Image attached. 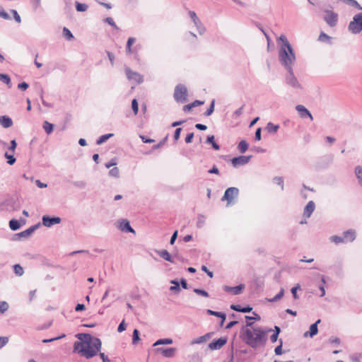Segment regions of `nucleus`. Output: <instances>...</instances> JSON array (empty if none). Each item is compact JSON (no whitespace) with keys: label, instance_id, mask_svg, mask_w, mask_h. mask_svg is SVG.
Returning a JSON list of instances; mask_svg holds the SVG:
<instances>
[{"label":"nucleus","instance_id":"obj_38","mask_svg":"<svg viewBox=\"0 0 362 362\" xmlns=\"http://www.w3.org/2000/svg\"><path fill=\"white\" fill-rule=\"evenodd\" d=\"M0 81L8 85L9 88L11 87V78L8 74H0Z\"/></svg>","mask_w":362,"mask_h":362},{"label":"nucleus","instance_id":"obj_31","mask_svg":"<svg viewBox=\"0 0 362 362\" xmlns=\"http://www.w3.org/2000/svg\"><path fill=\"white\" fill-rule=\"evenodd\" d=\"M173 343V339L166 338V339H160L157 340L153 344V346H156L158 345H163V344H171Z\"/></svg>","mask_w":362,"mask_h":362},{"label":"nucleus","instance_id":"obj_60","mask_svg":"<svg viewBox=\"0 0 362 362\" xmlns=\"http://www.w3.org/2000/svg\"><path fill=\"white\" fill-rule=\"evenodd\" d=\"M28 87H29L28 83L25 81L20 83L18 85V88L21 90H25Z\"/></svg>","mask_w":362,"mask_h":362},{"label":"nucleus","instance_id":"obj_10","mask_svg":"<svg viewBox=\"0 0 362 362\" xmlns=\"http://www.w3.org/2000/svg\"><path fill=\"white\" fill-rule=\"evenodd\" d=\"M40 223L33 225L28 229L16 234L15 236L17 238H14V240H18L20 238H27L30 237L34 233V231L40 227Z\"/></svg>","mask_w":362,"mask_h":362},{"label":"nucleus","instance_id":"obj_29","mask_svg":"<svg viewBox=\"0 0 362 362\" xmlns=\"http://www.w3.org/2000/svg\"><path fill=\"white\" fill-rule=\"evenodd\" d=\"M211 337V333H207L204 336H201L198 338H197L195 340L192 341V344H201L203 342H205L206 340H208Z\"/></svg>","mask_w":362,"mask_h":362},{"label":"nucleus","instance_id":"obj_22","mask_svg":"<svg viewBox=\"0 0 362 362\" xmlns=\"http://www.w3.org/2000/svg\"><path fill=\"white\" fill-rule=\"evenodd\" d=\"M0 124L3 127L8 128L13 125V121L11 118L8 116H0Z\"/></svg>","mask_w":362,"mask_h":362},{"label":"nucleus","instance_id":"obj_4","mask_svg":"<svg viewBox=\"0 0 362 362\" xmlns=\"http://www.w3.org/2000/svg\"><path fill=\"white\" fill-rule=\"evenodd\" d=\"M348 30L354 35L359 34L362 31V12L354 16L348 25Z\"/></svg>","mask_w":362,"mask_h":362},{"label":"nucleus","instance_id":"obj_35","mask_svg":"<svg viewBox=\"0 0 362 362\" xmlns=\"http://www.w3.org/2000/svg\"><path fill=\"white\" fill-rule=\"evenodd\" d=\"M330 240L334 243L336 245H339L340 243H344V240L343 238V235H332L330 237Z\"/></svg>","mask_w":362,"mask_h":362},{"label":"nucleus","instance_id":"obj_45","mask_svg":"<svg viewBox=\"0 0 362 362\" xmlns=\"http://www.w3.org/2000/svg\"><path fill=\"white\" fill-rule=\"evenodd\" d=\"M322 284L319 286V289L321 291V293L320 295V297H322L325 295V284H326L325 276H322L321 279Z\"/></svg>","mask_w":362,"mask_h":362},{"label":"nucleus","instance_id":"obj_52","mask_svg":"<svg viewBox=\"0 0 362 362\" xmlns=\"http://www.w3.org/2000/svg\"><path fill=\"white\" fill-rule=\"evenodd\" d=\"M194 292L198 295L202 296L204 297H209V293L204 290L200 288H194Z\"/></svg>","mask_w":362,"mask_h":362},{"label":"nucleus","instance_id":"obj_23","mask_svg":"<svg viewBox=\"0 0 362 362\" xmlns=\"http://www.w3.org/2000/svg\"><path fill=\"white\" fill-rule=\"evenodd\" d=\"M279 124H274L272 122H269L267 123L265 129L269 134H275L279 129Z\"/></svg>","mask_w":362,"mask_h":362},{"label":"nucleus","instance_id":"obj_43","mask_svg":"<svg viewBox=\"0 0 362 362\" xmlns=\"http://www.w3.org/2000/svg\"><path fill=\"white\" fill-rule=\"evenodd\" d=\"M104 22L108 23L110 25H111L114 29L119 30V28L115 24L114 20L111 17H107L104 20Z\"/></svg>","mask_w":362,"mask_h":362},{"label":"nucleus","instance_id":"obj_5","mask_svg":"<svg viewBox=\"0 0 362 362\" xmlns=\"http://www.w3.org/2000/svg\"><path fill=\"white\" fill-rule=\"evenodd\" d=\"M174 99L177 103H185L187 100V90L182 84H178L175 88Z\"/></svg>","mask_w":362,"mask_h":362},{"label":"nucleus","instance_id":"obj_41","mask_svg":"<svg viewBox=\"0 0 362 362\" xmlns=\"http://www.w3.org/2000/svg\"><path fill=\"white\" fill-rule=\"evenodd\" d=\"M214 104L215 101L213 100L211 103V105L207 109V110L204 113V116L208 117L210 116L214 111Z\"/></svg>","mask_w":362,"mask_h":362},{"label":"nucleus","instance_id":"obj_24","mask_svg":"<svg viewBox=\"0 0 362 362\" xmlns=\"http://www.w3.org/2000/svg\"><path fill=\"white\" fill-rule=\"evenodd\" d=\"M206 143L211 144L213 148H214L215 150L218 151L220 149V146L214 141V135L208 136L206 140Z\"/></svg>","mask_w":362,"mask_h":362},{"label":"nucleus","instance_id":"obj_44","mask_svg":"<svg viewBox=\"0 0 362 362\" xmlns=\"http://www.w3.org/2000/svg\"><path fill=\"white\" fill-rule=\"evenodd\" d=\"M205 216L204 215H199L197 222V226L198 228H202L205 223Z\"/></svg>","mask_w":362,"mask_h":362},{"label":"nucleus","instance_id":"obj_39","mask_svg":"<svg viewBox=\"0 0 362 362\" xmlns=\"http://www.w3.org/2000/svg\"><path fill=\"white\" fill-rule=\"evenodd\" d=\"M4 156H5L6 158L8 159L7 163L10 165H13L15 163L16 159L14 158V156L12 154H8V152H6L5 154H4Z\"/></svg>","mask_w":362,"mask_h":362},{"label":"nucleus","instance_id":"obj_7","mask_svg":"<svg viewBox=\"0 0 362 362\" xmlns=\"http://www.w3.org/2000/svg\"><path fill=\"white\" fill-rule=\"evenodd\" d=\"M326 15L324 17L325 21L330 27H334L338 21V14L332 11L325 10Z\"/></svg>","mask_w":362,"mask_h":362},{"label":"nucleus","instance_id":"obj_33","mask_svg":"<svg viewBox=\"0 0 362 362\" xmlns=\"http://www.w3.org/2000/svg\"><path fill=\"white\" fill-rule=\"evenodd\" d=\"M9 227L12 230H17L18 229L20 228L21 225L18 221H17L16 219H11L9 221Z\"/></svg>","mask_w":362,"mask_h":362},{"label":"nucleus","instance_id":"obj_28","mask_svg":"<svg viewBox=\"0 0 362 362\" xmlns=\"http://www.w3.org/2000/svg\"><path fill=\"white\" fill-rule=\"evenodd\" d=\"M248 144L246 141L242 140L240 141L238 146V149L242 153H245L248 148Z\"/></svg>","mask_w":362,"mask_h":362},{"label":"nucleus","instance_id":"obj_49","mask_svg":"<svg viewBox=\"0 0 362 362\" xmlns=\"http://www.w3.org/2000/svg\"><path fill=\"white\" fill-rule=\"evenodd\" d=\"M282 346H283V341L281 339L279 340V345L277 346L274 349V353L276 355H281L282 354Z\"/></svg>","mask_w":362,"mask_h":362},{"label":"nucleus","instance_id":"obj_12","mask_svg":"<svg viewBox=\"0 0 362 362\" xmlns=\"http://www.w3.org/2000/svg\"><path fill=\"white\" fill-rule=\"evenodd\" d=\"M156 353H160L164 357L171 358L173 357L176 352L175 348H163L158 347L155 349Z\"/></svg>","mask_w":362,"mask_h":362},{"label":"nucleus","instance_id":"obj_11","mask_svg":"<svg viewBox=\"0 0 362 362\" xmlns=\"http://www.w3.org/2000/svg\"><path fill=\"white\" fill-rule=\"evenodd\" d=\"M156 252L161 258L171 263H175V257L181 259L177 253L173 256L166 250H156Z\"/></svg>","mask_w":362,"mask_h":362},{"label":"nucleus","instance_id":"obj_46","mask_svg":"<svg viewBox=\"0 0 362 362\" xmlns=\"http://www.w3.org/2000/svg\"><path fill=\"white\" fill-rule=\"evenodd\" d=\"M330 40V37L326 33L322 32L318 37V40L320 42H329Z\"/></svg>","mask_w":362,"mask_h":362},{"label":"nucleus","instance_id":"obj_26","mask_svg":"<svg viewBox=\"0 0 362 362\" xmlns=\"http://www.w3.org/2000/svg\"><path fill=\"white\" fill-rule=\"evenodd\" d=\"M355 174L360 186L362 187V166L358 165L355 168Z\"/></svg>","mask_w":362,"mask_h":362},{"label":"nucleus","instance_id":"obj_53","mask_svg":"<svg viewBox=\"0 0 362 362\" xmlns=\"http://www.w3.org/2000/svg\"><path fill=\"white\" fill-rule=\"evenodd\" d=\"M300 288V286L297 284L291 288V293L294 299H298V296L297 295V291Z\"/></svg>","mask_w":362,"mask_h":362},{"label":"nucleus","instance_id":"obj_58","mask_svg":"<svg viewBox=\"0 0 362 362\" xmlns=\"http://www.w3.org/2000/svg\"><path fill=\"white\" fill-rule=\"evenodd\" d=\"M11 12L13 14V18H14L15 21L17 23H21V16H19V14L18 13V12L14 9H11Z\"/></svg>","mask_w":362,"mask_h":362},{"label":"nucleus","instance_id":"obj_27","mask_svg":"<svg viewBox=\"0 0 362 362\" xmlns=\"http://www.w3.org/2000/svg\"><path fill=\"white\" fill-rule=\"evenodd\" d=\"M207 313L211 315H214V316H216V317H221L222 320H221V325H223V323L224 322L225 320H226V315L223 313H220V312H216V311H214V310H207Z\"/></svg>","mask_w":362,"mask_h":362},{"label":"nucleus","instance_id":"obj_40","mask_svg":"<svg viewBox=\"0 0 362 362\" xmlns=\"http://www.w3.org/2000/svg\"><path fill=\"white\" fill-rule=\"evenodd\" d=\"M13 271L18 276H22L23 274V269L20 264H15L13 266Z\"/></svg>","mask_w":362,"mask_h":362},{"label":"nucleus","instance_id":"obj_6","mask_svg":"<svg viewBox=\"0 0 362 362\" xmlns=\"http://www.w3.org/2000/svg\"><path fill=\"white\" fill-rule=\"evenodd\" d=\"M238 193L239 189L237 187H229L225 191L222 200H226L228 205H229L233 202L234 198L238 197Z\"/></svg>","mask_w":362,"mask_h":362},{"label":"nucleus","instance_id":"obj_13","mask_svg":"<svg viewBox=\"0 0 362 362\" xmlns=\"http://www.w3.org/2000/svg\"><path fill=\"white\" fill-rule=\"evenodd\" d=\"M296 110L298 111L301 118L309 117L311 121L313 120V117L310 112L303 105H296Z\"/></svg>","mask_w":362,"mask_h":362},{"label":"nucleus","instance_id":"obj_14","mask_svg":"<svg viewBox=\"0 0 362 362\" xmlns=\"http://www.w3.org/2000/svg\"><path fill=\"white\" fill-rule=\"evenodd\" d=\"M227 342L226 338L221 337L217 340H214L209 344V348L211 350H218L223 346Z\"/></svg>","mask_w":362,"mask_h":362},{"label":"nucleus","instance_id":"obj_57","mask_svg":"<svg viewBox=\"0 0 362 362\" xmlns=\"http://www.w3.org/2000/svg\"><path fill=\"white\" fill-rule=\"evenodd\" d=\"M74 185L80 189H83L86 186V183L84 181H76L74 182Z\"/></svg>","mask_w":362,"mask_h":362},{"label":"nucleus","instance_id":"obj_2","mask_svg":"<svg viewBox=\"0 0 362 362\" xmlns=\"http://www.w3.org/2000/svg\"><path fill=\"white\" fill-rule=\"evenodd\" d=\"M252 325L253 322H246V326L241 329L240 338L246 344L255 349L266 344L267 334L272 329H264L261 327H254Z\"/></svg>","mask_w":362,"mask_h":362},{"label":"nucleus","instance_id":"obj_32","mask_svg":"<svg viewBox=\"0 0 362 362\" xmlns=\"http://www.w3.org/2000/svg\"><path fill=\"white\" fill-rule=\"evenodd\" d=\"M112 136H113V134H107L102 135L97 139L96 144L98 145H100L103 143L105 142L108 139H110Z\"/></svg>","mask_w":362,"mask_h":362},{"label":"nucleus","instance_id":"obj_37","mask_svg":"<svg viewBox=\"0 0 362 362\" xmlns=\"http://www.w3.org/2000/svg\"><path fill=\"white\" fill-rule=\"evenodd\" d=\"M284 295V288H281L279 292L272 298L269 299L268 300L271 303L276 302L280 300Z\"/></svg>","mask_w":362,"mask_h":362},{"label":"nucleus","instance_id":"obj_1","mask_svg":"<svg viewBox=\"0 0 362 362\" xmlns=\"http://www.w3.org/2000/svg\"><path fill=\"white\" fill-rule=\"evenodd\" d=\"M279 40L281 41L282 45L279 51V59L282 66L287 70L285 76L286 83L293 88L302 89V85L296 77L293 70V66L296 62L294 50L285 35H281Z\"/></svg>","mask_w":362,"mask_h":362},{"label":"nucleus","instance_id":"obj_61","mask_svg":"<svg viewBox=\"0 0 362 362\" xmlns=\"http://www.w3.org/2000/svg\"><path fill=\"white\" fill-rule=\"evenodd\" d=\"M126 328H127V325L124 322V320H122L117 327V331H118V332H122L123 331H124L126 329Z\"/></svg>","mask_w":362,"mask_h":362},{"label":"nucleus","instance_id":"obj_16","mask_svg":"<svg viewBox=\"0 0 362 362\" xmlns=\"http://www.w3.org/2000/svg\"><path fill=\"white\" fill-rule=\"evenodd\" d=\"M344 243L353 242L356 237V233L353 229H349L344 231L342 234Z\"/></svg>","mask_w":362,"mask_h":362},{"label":"nucleus","instance_id":"obj_54","mask_svg":"<svg viewBox=\"0 0 362 362\" xmlns=\"http://www.w3.org/2000/svg\"><path fill=\"white\" fill-rule=\"evenodd\" d=\"M0 17L4 19H6V20L11 19V18L8 15V13L6 11H4L3 8H0Z\"/></svg>","mask_w":362,"mask_h":362},{"label":"nucleus","instance_id":"obj_51","mask_svg":"<svg viewBox=\"0 0 362 362\" xmlns=\"http://www.w3.org/2000/svg\"><path fill=\"white\" fill-rule=\"evenodd\" d=\"M274 181L275 182L276 184L280 185L281 187V189L284 190V179L282 177H275L274 178Z\"/></svg>","mask_w":362,"mask_h":362},{"label":"nucleus","instance_id":"obj_48","mask_svg":"<svg viewBox=\"0 0 362 362\" xmlns=\"http://www.w3.org/2000/svg\"><path fill=\"white\" fill-rule=\"evenodd\" d=\"M132 108L134 115H137L139 112V105L136 99H133L132 101Z\"/></svg>","mask_w":362,"mask_h":362},{"label":"nucleus","instance_id":"obj_63","mask_svg":"<svg viewBox=\"0 0 362 362\" xmlns=\"http://www.w3.org/2000/svg\"><path fill=\"white\" fill-rule=\"evenodd\" d=\"M177 238V230H175V231L173 233V235H172V236H171V238H170V245H173V244L175 243V240H176Z\"/></svg>","mask_w":362,"mask_h":362},{"label":"nucleus","instance_id":"obj_64","mask_svg":"<svg viewBox=\"0 0 362 362\" xmlns=\"http://www.w3.org/2000/svg\"><path fill=\"white\" fill-rule=\"evenodd\" d=\"M193 137H194V133L188 134L187 135V136L185 137V142L187 144L191 143L192 141Z\"/></svg>","mask_w":362,"mask_h":362},{"label":"nucleus","instance_id":"obj_21","mask_svg":"<svg viewBox=\"0 0 362 362\" xmlns=\"http://www.w3.org/2000/svg\"><path fill=\"white\" fill-rule=\"evenodd\" d=\"M135 41H136L135 37H129L127 42V46H126L127 53L130 54V53H134V52H137V47H135L134 49H132V45L135 42Z\"/></svg>","mask_w":362,"mask_h":362},{"label":"nucleus","instance_id":"obj_20","mask_svg":"<svg viewBox=\"0 0 362 362\" xmlns=\"http://www.w3.org/2000/svg\"><path fill=\"white\" fill-rule=\"evenodd\" d=\"M320 322V320H317L315 323L312 324L310 327V331L304 333V337L309 335L310 337H313L317 334L318 329L317 325Z\"/></svg>","mask_w":362,"mask_h":362},{"label":"nucleus","instance_id":"obj_34","mask_svg":"<svg viewBox=\"0 0 362 362\" xmlns=\"http://www.w3.org/2000/svg\"><path fill=\"white\" fill-rule=\"evenodd\" d=\"M75 5H76V9L77 11L78 12H84L86 11L88 6L87 4H82V3H79L78 1H76L75 2Z\"/></svg>","mask_w":362,"mask_h":362},{"label":"nucleus","instance_id":"obj_30","mask_svg":"<svg viewBox=\"0 0 362 362\" xmlns=\"http://www.w3.org/2000/svg\"><path fill=\"white\" fill-rule=\"evenodd\" d=\"M42 127L45 130V132L47 134H49L52 132L53 131V127H54V125L51 123H49V122L47 121H45L44 123H43V125H42Z\"/></svg>","mask_w":362,"mask_h":362},{"label":"nucleus","instance_id":"obj_36","mask_svg":"<svg viewBox=\"0 0 362 362\" xmlns=\"http://www.w3.org/2000/svg\"><path fill=\"white\" fill-rule=\"evenodd\" d=\"M140 340L139 332L137 329H134L132 334V344L136 345Z\"/></svg>","mask_w":362,"mask_h":362},{"label":"nucleus","instance_id":"obj_56","mask_svg":"<svg viewBox=\"0 0 362 362\" xmlns=\"http://www.w3.org/2000/svg\"><path fill=\"white\" fill-rule=\"evenodd\" d=\"M17 146V143L16 140H11V145L8 147V151H11L12 153L15 152L16 148Z\"/></svg>","mask_w":362,"mask_h":362},{"label":"nucleus","instance_id":"obj_47","mask_svg":"<svg viewBox=\"0 0 362 362\" xmlns=\"http://www.w3.org/2000/svg\"><path fill=\"white\" fill-rule=\"evenodd\" d=\"M109 175L114 177H119V168L117 167H115V168H112L109 171Z\"/></svg>","mask_w":362,"mask_h":362},{"label":"nucleus","instance_id":"obj_59","mask_svg":"<svg viewBox=\"0 0 362 362\" xmlns=\"http://www.w3.org/2000/svg\"><path fill=\"white\" fill-rule=\"evenodd\" d=\"M189 16L191 18V19L193 21V23H195L196 21L199 20V18L197 16L196 13L194 11H189Z\"/></svg>","mask_w":362,"mask_h":362},{"label":"nucleus","instance_id":"obj_3","mask_svg":"<svg viewBox=\"0 0 362 362\" xmlns=\"http://www.w3.org/2000/svg\"><path fill=\"white\" fill-rule=\"evenodd\" d=\"M76 337L79 341H75L74 344V353L89 359L96 356L100 351L102 343L99 338L86 333H79Z\"/></svg>","mask_w":362,"mask_h":362},{"label":"nucleus","instance_id":"obj_50","mask_svg":"<svg viewBox=\"0 0 362 362\" xmlns=\"http://www.w3.org/2000/svg\"><path fill=\"white\" fill-rule=\"evenodd\" d=\"M8 309V304L6 301H0V313H4Z\"/></svg>","mask_w":362,"mask_h":362},{"label":"nucleus","instance_id":"obj_19","mask_svg":"<svg viewBox=\"0 0 362 362\" xmlns=\"http://www.w3.org/2000/svg\"><path fill=\"white\" fill-rule=\"evenodd\" d=\"M315 208V205L313 201H310L303 211V216L306 218L310 217L311 214L313 213Z\"/></svg>","mask_w":362,"mask_h":362},{"label":"nucleus","instance_id":"obj_18","mask_svg":"<svg viewBox=\"0 0 362 362\" xmlns=\"http://www.w3.org/2000/svg\"><path fill=\"white\" fill-rule=\"evenodd\" d=\"M245 288V286L243 284H240L236 286H224L223 290L226 292L231 293L233 295H238L241 293L243 289Z\"/></svg>","mask_w":362,"mask_h":362},{"label":"nucleus","instance_id":"obj_62","mask_svg":"<svg viewBox=\"0 0 362 362\" xmlns=\"http://www.w3.org/2000/svg\"><path fill=\"white\" fill-rule=\"evenodd\" d=\"M8 341V338L6 337H0V349L5 346Z\"/></svg>","mask_w":362,"mask_h":362},{"label":"nucleus","instance_id":"obj_15","mask_svg":"<svg viewBox=\"0 0 362 362\" xmlns=\"http://www.w3.org/2000/svg\"><path fill=\"white\" fill-rule=\"evenodd\" d=\"M126 75L129 80H134L139 83L143 82V77L141 75L138 74L137 72L132 71L130 69H126Z\"/></svg>","mask_w":362,"mask_h":362},{"label":"nucleus","instance_id":"obj_42","mask_svg":"<svg viewBox=\"0 0 362 362\" xmlns=\"http://www.w3.org/2000/svg\"><path fill=\"white\" fill-rule=\"evenodd\" d=\"M63 34L64 37L69 40H71L74 38V35L66 27L63 28Z\"/></svg>","mask_w":362,"mask_h":362},{"label":"nucleus","instance_id":"obj_17","mask_svg":"<svg viewBox=\"0 0 362 362\" xmlns=\"http://www.w3.org/2000/svg\"><path fill=\"white\" fill-rule=\"evenodd\" d=\"M119 229L125 233H135L134 230L131 227L129 222L127 219H122L119 221Z\"/></svg>","mask_w":362,"mask_h":362},{"label":"nucleus","instance_id":"obj_8","mask_svg":"<svg viewBox=\"0 0 362 362\" xmlns=\"http://www.w3.org/2000/svg\"><path fill=\"white\" fill-rule=\"evenodd\" d=\"M62 222V218L60 217H50L49 216L45 215L42 216V225L47 228H51L55 224H59Z\"/></svg>","mask_w":362,"mask_h":362},{"label":"nucleus","instance_id":"obj_9","mask_svg":"<svg viewBox=\"0 0 362 362\" xmlns=\"http://www.w3.org/2000/svg\"><path fill=\"white\" fill-rule=\"evenodd\" d=\"M252 156H240L235 157L231 160V163L234 168H238L241 165H246L250 160Z\"/></svg>","mask_w":362,"mask_h":362},{"label":"nucleus","instance_id":"obj_55","mask_svg":"<svg viewBox=\"0 0 362 362\" xmlns=\"http://www.w3.org/2000/svg\"><path fill=\"white\" fill-rule=\"evenodd\" d=\"M253 314L255 315V317H251V316H248V315L245 316V319L247 320V322H249L250 320H254L259 321L261 320V317L258 314H257L255 313H253Z\"/></svg>","mask_w":362,"mask_h":362},{"label":"nucleus","instance_id":"obj_25","mask_svg":"<svg viewBox=\"0 0 362 362\" xmlns=\"http://www.w3.org/2000/svg\"><path fill=\"white\" fill-rule=\"evenodd\" d=\"M194 26L197 28V30L199 35H202L204 34V33L206 31V28L204 27V25H203V23L201 22L200 20L194 23Z\"/></svg>","mask_w":362,"mask_h":362}]
</instances>
